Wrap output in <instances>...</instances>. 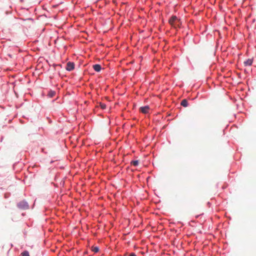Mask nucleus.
<instances>
[{
    "mask_svg": "<svg viewBox=\"0 0 256 256\" xmlns=\"http://www.w3.org/2000/svg\"><path fill=\"white\" fill-rule=\"evenodd\" d=\"M170 24L174 28H180L181 24L180 20L175 16H172L169 20Z\"/></svg>",
    "mask_w": 256,
    "mask_h": 256,
    "instance_id": "1",
    "label": "nucleus"
},
{
    "mask_svg": "<svg viewBox=\"0 0 256 256\" xmlns=\"http://www.w3.org/2000/svg\"><path fill=\"white\" fill-rule=\"evenodd\" d=\"M75 68V64L74 62H68L66 63V70L70 72Z\"/></svg>",
    "mask_w": 256,
    "mask_h": 256,
    "instance_id": "2",
    "label": "nucleus"
},
{
    "mask_svg": "<svg viewBox=\"0 0 256 256\" xmlns=\"http://www.w3.org/2000/svg\"><path fill=\"white\" fill-rule=\"evenodd\" d=\"M18 206L20 208L22 209H26L28 208V205L26 202H19L18 204Z\"/></svg>",
    "mask_w": 256,
    "mask_h": 256,
    "instance_id": "3",
    "label": "nucleus"
},
{
    "mask_svg": "<svg viewBox=\"0 0 256 256\" xmlns=\"http://www.w3.org/2000/svg\"><path fill=\"white\" fill-rule=\"evenodd\" d=\"M150 110V108L148 106H144L142 107H140V110L143 114H147L148 112Z\"/></svg>",
    "mask_w": 256,
    "mask_h": 256,
    "instance_id": "4",
    "label": "nucleus"
},
{
    "mask_svg": "<svg viewBox=\"0 0 256 256\" xmlns=\"http://www.w3.org/2000/svg\"><path fill=\"white\" fill-rule=\"evenodd\" d=\"M93 68L95 71L99 72L101 70L102 68L100 64H96L93 66Z\"/></svg>",
    "mask_w": 256,
    "mask_h": 256,
    "instance_id": "5",
    "label": "nucleus"
},
{
    "mask_svg": "<svg viewBox=\"0 0 256 256\" xmlns=\"http://www.w3.org/2000/svg\"><path fill=\"white\" fill-rule=\"evenodd\" d=\"M252 64V60L248 59L246 61L244 62V64L245 66H251Z\"/></svg>",
    "mask_w": 256,
    "mask_h": 256,
    "instance_id": "6",
    "label": "nucleus"
},
{
    "mask_svg": "<svg viewBox=\"0 0 256 256\" xmlns=\"http://www.w3.org/2000/svg\"><path fill=\"white\" fill-rule=\"evenodd\" d=\"M181 105L184 107H186L188 106V102L186 100L184 99L181 102Z\"/></svg>",
    "mask_w": 256,
    "mask_h": 256,
    "instance_id": "7",
    "label": "nucleus"
},
{
    "mask_svg": "<svg viewBox=\"0 0 256 256\" xmlns=\"http://www.w3.org/2000/svg\"><path fill=\"white\" fill-rule=\"evenodd\" d=\"M56 94V92L54 91H50L48 93V96L50 98H52Z\"/></svg>",
    "mask_w": 256,
    "mask_h": 256,
    "instance_id": "8",
    "label": "nucleus"
},
{
    "mask_svg": "<svg viewBox=\"0 0 256 256\" xmlns=\"http://www.w3.org/2000/svg\"><path fill=\"white\" fill-rule=\"evenodd\" d=\"M139 164V162L138 160H133L131 162V164L134 166H137Z\"/></svg>",
    "mask_w": 256,
    "mask_h": 256,
    "instance_id": "9",
    "label": "nucleus"
},
{
    "mask_svg": "<svg viewBox=\"0 0 256 256\" xmlns=\"http://www.w3.org/2000/svg\"><path fill=\"white\" fill-rule=\"evenodd\" d=\"M98 250H99V248L97 246H96V247H92V250L93 252H98Z\"/></svg>",
    "mask_w": 256,
    "mask_h": 256,
    "instance_id": "10",
    "label": "nucleus"
},
{
    "mask_svg": "<svg viewBox=\"0 0 256 256\" xmlns=\"http://www.w3.org/2000/svg\"><path fill=\"white\" fill-rule=\"evenodd\" d=\"M100 106L102 109H105L106 108V104L103 103H100Z\"/></svg>",
    "mask_w": 256,
    "mask_h": 256,
    "instance_id": "11",
    "label": "nucleus"
},
{
    "mask_svg": "<svg viewBox=\"0 0 256 256\" xmlns=\"http://www.w3.org/2000/svg\"><path fill=\"white\" fill-rule=\"evenodd\" d=\"M22 256H30L28 252L24 251L22 254Z\"/></svg>",
    "mask_w": 256,
    "mask_h": 256,
    "instance_id": "12",
    "label": "nucleus"
},
{
    "mask_svg": "<svg viewBox=\"0 0 256 256\" xmlns=\"http://www.w3.org/2000/svg\"><path fill=\"white\" fill-rule=\"evenodd\" d=\"M129 256H136L134 253H131Z\"/></svg>",
    "mask_w": 256,
    "mask_h": 256,
    "instance_id": "13",
    "label": "nucleus"
}]
</instances>
